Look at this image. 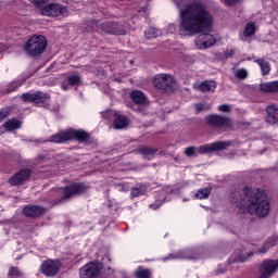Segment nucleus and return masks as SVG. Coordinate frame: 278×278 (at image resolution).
Segmentation results:
<instances>
[{
    "instance_id": "48",
    "label": "nucleus",
    "mask_w": 278,
    "mask_h": 278,
    "mask_svg": "<svg viewBox=\"0 0 278 278\" xmlns=\"http://www.w3.org/2000/svg\"><path fill=\"white\" fill-rule=\"evenodd\" d=\"M45 157H42V156H38V160H43Z\"/></svg>"
},
{
    "instance_id": "8",
    "label": "nucleus",
    "mask_w": 278,
    "mask_h": 278,
    "mask_svg": "<svg viewBox=\"0 0 278 278\" xmlns=\"http://www.w3.org/2000/svg\"><path fill=\"white\" fill-rule=\"evenodd\" d=\"M216 42H218V39L212 34H201L195 37L194 40L197 49H210V47H214Z\"/></svg>"
},
{
    "instance_id": "41",
    "label": "nucleus",
    "mask_w": 278,
    "mask_h": 278,
    "mask_svg": "<svg viewBox=\"0 0 278 278\" xmlns=\"http://www.w3.org/2000/svg\"><path fill=\"white\" fill-rule=\"evenodd\" d=\"M8 114H10V110L8 109L0 110V123L8 116Z\"/></svg>"
},
{
    "instance_id": "25",
    "label": "nucleus",
    "mask_w": 278,
    "mask_h": 278,
    "mask_svg": "<svg viewBox=\"0 0 278 278\" xmlns=\"http://www.w3.org/2000/svg\"><path fill=\"white\" fill-rule=\"evenodd\" d=\"M147 193V186L137 185L131 189V199H136V197H142Z\"/></svg>"
},
{
    "instance_id": "24",
    "label": "nucleus",
    "mask_w": 278,
    "mask_h": 278,
    "mask_svg": "<svg viewBox=\"0 0 278 278\" xmlns=\"http://www.w3.org/2000/svg\"><path fill=\"white\" fill-rule=\"evenodd\" d=\"M275 244H278V239H277V236L274 235L267 239L263 248L258 250V253H266L268 249H270L271 247H275Z\"/></svg>"
},
{
    "instance_id": "36",
    "label": "nucleus",
    "mask_w": 278,
    "mask_h": 278,
    "mask_svg": "<svg viewBox=\"0 0 278 278\" xmlns=\"http://www.w3.org/2000/svg\"><path fill=\"white\" fill-rule=\"evenodd\" d=\"M235 76L237 79H247V77H249V72L247 68H238L235 71Z\"/></svg>"
},
{
    "instance_id": "6",
    "label": "nucleus",
    "mask_w": 278,
    "mask_h": 278,
    "mask_svg": "<svg viewBox=\"0 0 278 278\" xmlns=\"http://www.w3.org/2000/svg\"><path fill=\"white\" fill-rule=\"evenodd\" d=\"M45 49H47V38L40 35L30 37L24 46V50L26 51L27 55H30L31 58L40 55V53L45 52Z\"/></svg>"
},
{
    "instance_id": "42",
    "label": "nucleus",
    "mask_w": 278,
    "mask_h": 278,
    "mask_svg": "<svg viewBox=\"0 0 278 278\" xmlns=\"http://www.w3.org/2000/svg\"><path fill=\"white\" fill-rule=\"evenodd\" d=\"M139 14H147V3L140 4L139 8H136Z\"/></svg>"
},
{
    "instance_id": "27",
    "label": "nucleus",
    "mask_w": 278,
    "mask_h": 278,
    "mask_svg": "<svg viewBox=\"0 0 278 278\" xmlns=\"http://www.w3.org/2000/svg\"><path fill=\"white\" fill-rule=\"evenodd\" d=\"M254 62L258 64L263 75H268V73H270V63L264 61L263 59H256Z\"/></svg>"
},
{
    "instance_id": "35",
    "label": "nucleus",
    "mask_w": 278,
    "mask_h": 278,
    "mask_svg": "<svg viewBox=\"0 0 278 278\" xmlns=\"http://www.w3.org/2000/svg\"><path fill=\"white\" fill-rule=\"evenodd\" d=\"M243 34L247 38H250V36H253V34H255V24L248 23Z\"/></svg>"
},
{
    "instance_id": "26",
    "label": "nucleus",
    "mask_w": 278,
    "mask_h": 278,
    "mask_svg": "<svg viewBox=\"0 0 278 278\" xmlns=\"http://www.w3.org/2000/svg\"><path fill=\"white\" fill-rule=\"evenodd\" d=\"M7 131H14V129L21 128V122L17 119H10L3 124Z\"/></svg>"
},
{
    "instance_id": "37",
    "label": "nucleus",
    "mask_w": 278,
    "mask_h": 278,
    "mask_svg": "<svg viewBox=\"0 0 278 278\" xmlns=\"http://www.w3.org/2000/svg\"><path fill=\"white\" fill-rule=\"evenodd\" d=\"M197 153H199V149L194 147H189L185 150V155H187L188 157H194Z\"/></svg>"
},
{
    "instance_id": "22",
    "label": "nucleus",
    "mask_w": 278,
    "mask_h": 278,
    "mask_svg": "<svg viewBox=\"0 0 278 278\" xmlns=\"http://www.w3.org/2000/svg\"><path fill=\"white\" fill-rule=\"evenodd\" d=\"M130 99L137 105H144V103H147V96L140 90H134L130 93Z\"/></svg>"
},
{
    "instance_id": "15",
    "label": "nucleus",
    "mask_w": 278,
    "mask_h": 278,
    "mask_svg": "<svg viewBox=\"0 0 278 278\" xmlns=\"http://www.w3.org/2000/svg\"><path fill=\"white\" fill-rule=\"evenodd\" d=\"M101 29H103L105 34H115L116 36H123L127 34V29L118 26V24L114 22H108L102 24Z\"/></svg>"
},
{
    "instance_id": "28",
    "label": "nucleus",
    "mask_w": 278,
    "mask_h": 278,
    "mask_svg": "<svg viewBox=\"0 0 278 278\" xmlns=\"http://www.w3.org/2000/svg\"><path fill=\"white\" fill-rule=\"evenodd\" d=\"M144 36L148 40H151L153 38H157V36H162V30H157L155 27H150L144 31Z\"/></svg>"
},
{
    "instance_id": "44",
    "label": "nucleus",
    "mask_w": 278,
    "mask_h": 278,
    "mask_svg": "<svg viewBox=\"0 0 278 278\" xmlns=\"http://www.w3.org/2000/svg\"><path fill=\"white\" fill-rule=\"evenodd\" d=\"M239 0H222V3H225V5H236Z\"/></svg>"
},
{
    "instance_id": "33",
    "label": "nucleus",
    "mask_w": 278,
    "mask_h": 278,
    "mask_svg": "<svg viewBox=\"0 0 278 278\" xmlns=\"http://www.w3.org/2000/svg\"><path fill=\"white\" fill-rule=\"evenodd\" d=\"M139 153H141V155H143L147 160H151V157L155 155V150L144 147L139 149Z\"/></svg>"
},
{
    "instance_id": "39",
    "label": "nucleus",
    "mask_w": 278,
    "mask_h": 278,
    "mask_svg": "<svg viewBox=\"0 0 278 278\" xmlns=\"http://www.w3.org/2000/svg\"><path fill=\"white\" fill-rule=\"evenodd\" d=\"M195 110H197V112H203L204 110H210V106H207L203 103H198V104H195Z\"/></svg>"
},
{
    "instance_id": "40",
    "label": "nucleus",
    "mask_w": 278,
    "mask_h": 278,
    "mask_svg": "<svg viewBox=\"0 0 278 278\" xmlns=\"http://www.w3.org/2000/svg\"><path fill=\"white\" fill-rule=\"evenodd\" d=\"M177 31V26L175 24H169L166 28V34H175Z\"/></svg>"
},
{
    "instance_id": "51",
    "label": "nucleus",
    "mask_w": 278,
    "mask_h": 278,
    "mask_svg": "<svg viewBox=\"0 0 278 278\" xmlns=\"http://www.w3.org/2000/svg\"><path fill=\"white\" fill-rule=\"evenodd\" d=\"M248 257H251V254H248Z\"/></svg>"
},
{
    "instance_id": "7",
    "label": "nucleus",
    "mask_w": 278,
    "mask_h": 278,
    "mask_svg": "<svg viewBox=\"0 0 278 278\" xmlns=\"http://www.w3.org/2000/svg\"><path fill=\"white\" fill-rule=\"evenodd\" d=\"M153 84L159 90H168L175 86V78L168 74H157L154 76Z\"/></svg>"
},
{
    "instance_id": "10",
    "label": "nucleus",
    "mask_w": 278,
    "mask_h": 278,
    "mask_svg": "<svg viewBox=\"0 0 278 278\" xmlns=\"http://www.w3.org/2000/svg\"><path fill=\"white\" fill-rule=\"evenodd\" d=\"M229 144H231L229 141H216L207 143L198 148V153L205 154L212 153V151H223L224 149H227Z\"/></svg>"
},
{
    "instance_id": "11",
    "label": "nucleus",
    "mask_w": 278,
    "mask_h": 278,
    "mask_svg": "<svg viewBox=\"0 0 278 278\" xmlns=\"http://www.w3.org/2000/svg\"><path fill=\"white\" fill-rule=\"evenodd\" d=\"M206 123L208 125H213V127H219L222 129H228V127H231V119L220 115L206 116Z\"/></svg>"
},
{
    "instance_id": "14",
    "label": "nucleus",
    "mask_w": 278,
    "mask_h": 278,
    "mask_svg": "<svg viewBox=\"0 0 278 278\" xmlns=\"http://www.w3.org/2000/svg\"><path fill=\"white\" fill-rule=\"evenodd\" d=\"M23 101L26 103H45V101H48L50 99L49 94L37 91L35 93H24L22 94Z\"/></svg>"
},
{
    "instance_id": "47",
    "label": "nucleus",
    "mask_w": 278,
    "mask_h": 278,
    "mask_svg": "<svg viewBox=\"0 0 278 278\" xmlns=\"http://www.w3.org/2000/svg\"><path fill=\"white\" fill-rule=\"evenodd\" d=\"M0 51H4L2 43H0Z\"/></svg>"
},
{
    "instance_id": "34",
    "label": "nucleus",
    "mask_w": 278,
    "mask_h": 278,
    "mask_svg": "<svg viewBox=\"0 0 278 278\" xmlns=\"http://www.w3.org/2000/svg\"><path fill=\"white\" fill-rule=\"evenodd\" d=\"M23 277V273L18 270L16 267H11L8 273V278H21Z\"/></svg>"
},
{
    "instance_id": "32",
    "label": "nucleus",
    "mask_w": 278,
    "mask_h": 278,
    "mask_svg": "<svg viewBox=\"0 0 278 278\" xmlns=\"http://www.w3.org/2000/svg\"><path fill=\"white\" fill-rule=\"evenodd\" d=\"M188 252L187 251H180L174 254H169L167 258L165 260H188Z\"/></svg>"
},
{
    "instance_id": "18",
    "label": "nucleus",
    "mask_w": 278,
    "mask_h": 278,
    "mask_svg": "<svg viewBox=\"0 0 278 278\" xmlns=\"http://www.w3.org/2000/svg\"><path fill=\"white\" fill-rule=\"evenodd\" d=\"M24 216L35 218L36 216H42L45 214V207L38 205H28L23 208Z\"/></svg>"
},
{
    "instance_id": "17",
    "label": "nucleus",
    "mask_w": 278,
    "mask_h": 278,
    "mask_svg": "<svg viewBox=\"0 0 278 278\" xmlns=\"http://www.w3.org/2000/svg\"><path fill=\"white\" fill-rule=\"evenodd\" d=\"M31 176V170L29 169H22L17 174H15L13 177L9 179V184L11 186H21L24 181H27L29 177Z\"/></svg>"
},
{
    "instance_id": "16",
    "label": "nucleus",
    "mask_w": 278,
    "mask_h": 278,
    "mask_svg": "<svg viewBox=\"0 0 278 278\" xmlns=\"http://www.w3.org/2000/svg\"><path fill=\"white\" fill-rule=\"evenodd\" d=\"M83 192H86V186L81 184H73L63 190V197L64 199H71V197H75V194H81Z\"/></svg>"
},
{
    "instance_id": "3",
    "label": "nucleus",
    "mask_w": 278,
    "mask_h": 278,
    "mask_svg": "<svg viewBox=\"0 0 278 278\" xmlns=\"http://www.w3.org/2000/svg\"><path fill=\"white\" fill-rule=\"evenodd\" d=\"M31 3L40 9V14L42 16H66L68 14V9L62 7L61 4L51 3V0H30ZM48 4V5H47Z\"/></svg>"
},
{
    "instance_id": "9",
    "label": "nucleus",
    "mask_w": 278,
    "mask_h": 278,
    "mask_svg": "<svg viewBox=\"0 0 278 278\" xmlns=\"http://www.w3.org/2000/svg\"><path fill=\"white\" fill-rule=\"evenodd\" d=\"M278 268V260H265L261 264L258 278H270Z\"/></svg>"
},
{
    "instance_id": "30",
    "label": "nucleus",
    "mask_w": 278,
    "mask_h": 278,
    "mask_svg": "<svg viewBox=\"0 0 278 278\" xmlns=\"http://www.w3.org/2000/svg\"><path fill=\"white\" fill-rule=\"evenodd\" d=\"M21 86H23V80H14V81L10 83L7 86V88L4 89V94L14 92V90H16V88H21Z\"/></svg>"
},
{
    "instance_id": "21",
    "label": "nucleus",
    "mask_w": 278,
    "mask_h": 278,
    "mask_svg": "<svg viewBox=\"0 0 278 278\" xmlns=\"http://www.w3.org/2000/svg\"><path fill=\"white\" fill-rule=\"evenodd\" d=\"M79 84H81V77L79 75H71L62 84L61 88L62 90H68V86H79Z\"/></svg>"
},
{
    "instance_id": "20",
    "label": "nucleus",
    "mask_w": 278,
    "mask_h": 278,
    "mask_svg": "<svg viewBox=\"0 0 278 278\" xmlns=\"http://www.w3.org/2000/svg\"><path fill=\"white\" fill-rule=\"evenodd\" d=\"M195 88L200 90V92H214V90H216V83L214 80H205L197 85Z\"/></svg>"
},
{
    "instance_id": "19",
    "label": "nucleus",
    "mask_w": 278,
    "mask_h": 278,
    "mask_svg": "<svg viewBox=\"0 0 278 278\" xmlns=\"http://www.w3.org/2000/svg\"><path fill=\"white\" fill-rule=\"evenodd\" d=\"M267 123H270L271 125H275V123H278V108L277 105L273 104L267 106Z\"/></svg>"
},
{
    "instance_id": "13",
    "label": "nucleus",
    "mask_w": 278,
    "mask_h": 278,
    "mask_svg": "<svg viewBox=\"0 0 278 278\" xmlns=\"http://www.w3.org/2000/svg\"><path fill=\"white\" fill-rule=\"evenodd\" d=\"M41 273L46 275V277H55V275L60 271V261H46L41 265Z\"/></svg>"
},
{
    "instance_id": "49",
    "label": "nucleus",
    "mask_w": 278,
    "mask_h": 278,
    "mask_svg": "<svg viewBox=\"0 0 278 278\" xmlns=\"http://www.w3.org/2000/svg\"><path fill=\"white\" fill-rule=\"evenodd\" d=\"M124 190H129V187H126Z\"/></svg>"
},
{
    "instance_id": "2",
    "label": "nucleus",
    "mask_w": 278,
    "mask_h": 278,
    "mask_svg": "<svg viewBox=\"0 0 278 278\" xmlns=\"http://www.w3.org/2000/svg\"><path fill=\"white\" fill-rule=\"evenodd\" d=\"M233 203L241 214H255L261 218L268 216L270 202L263 190L245 187L241 195L235 194Z\"/></svg>"
},
{
    "instance_id": "50",
    "label": "nucleus",
    "mask_w": 278,
    "mask_h": 278,
    "mask_svg": "<svg viewBox=\"0 0 278 278\" xmlns=\"http://www.w3.org/2000/svg\"><path fill=\"white\" fill-rule=\"evenodd\" d=\"M92 23H93V24H97V21H93Z\"/></svg>"
},
{
    "instance_id": "45",
    "label": "nucleus",
    "mask_w": 278,
    "mask_h": 278,
    "mask_svg": "<svg viewBox=\"0 0 278 278\" xmlns=\"http://www.w3.org/2000/svg\"><path fill=\"white\" fill-rule=\"evenodd\" d=\"M235 51L232 48H228L225 52V58H231L233 55Z\"/></svg>"
},
{
    "instance_id": "1",
    "label": "nucleus",
    "mask_w": 278,
    "mask_h": 278,
    "mask_svg": "<svg viewBox=\"0 0 278 278\" xmlns=\"http://www.w3.org/2000/svg\"><path fill=\"white\" fill-rule=\"evenodd\" d=\"M180 34L194 36L212 27L213 17L210 12L199 2L185 4L179 11Z\"/></svg>"
},
{
    "instance_id": "31",
    "label": "nucleus",
    "mask_w": 278,
    "mask_h": 278,
    "mask_svg": "<svg viewBox=\"0 0 278 278\" xmlns=\"http://www.w3.org/2000/svg\"><path fill=\"white\" fill-rule=\"evenodd\" d=\"M136 278H151V270L139 267L134 273Z\"/></svg>"
},
{
    "instance_id": "38",
    "label": "nucleus",
    "mask_w": 278,
    "mask_h": 278,
    "mask_svg": "<svg viewBox=\"0 0 278 278\" xmlns=\"http://www.w3.org/2000/svg\"><path fill=\"white\" fill-rule=\"evenodd\" d=\"M165 198L164 195L161 197L160 200H156L155 204H150L151 210H160V206L162 205V203H164Z\"/></svg>"
},
{
    "instance_id": "5",
    "label": "nucleus",
    "mask_w": 278,
    "mask_h": 278,
    "mask_svg": "<svg viewBox=\"0 0 278 278\" xmlns=\"http://www.w3.org/2000/svg\"><path fill=\"white\" fill-rule=\"evenodd\" d=\"M108 262H112V256L110 254H105L102 257V262H90L84 265L79 269V277L80 278H94L98 277V275L101 273V269Z\"/></svg>"
},
{
    "instance_id": "46",
    "label": "nucleus",
    "mask_w": 278,
    "mask_h": 278,
    "mask_svg": "<svg viewBox=\"0 0 278 278\" xmlns=\"http://www.w3.org/2000/svg\"><path fill=\"white\" fill-rule=\"evenodd\" d=\"M237 261H238V262H247V257H241V256H239V257H237Z\"/></svg>"
},
{
    "instance_id": "12",
    "label": "nucleus",
    "mask_w": 278,
    "mask_h": 278,
    "mask_svg": "<svg viewBox=\"0 0 278 278\" xmlns=\"http://www.w3.org/2000/svg\"><path fill=\"white\" fill-rule=\"evenodd\" d=\"M112 116H115L114 123H113L115 129H125V127H127V125H129V119L125 115H118L113 110H111L106 113H103L104 118H112Z\"/></svg>"
},
{
    "instance_id": "29",
    "label": "nucleus",
    "mask_w": 278,
    "mask_h": 278,
    "mask_svg": "<svg viewBox=\"0 0 278 278\" xmlns=\"http://www.w3.org/2000/svg\"><path fill=\"white\" fill-rule=\"evenodd\" d=\"M211 193H212V189L211 188H204V189H200V190L195 191L193 193V197L195 199H207Z\"/></svg>"
},
{
    "instance_id": "43",
    "label": "nucleus",
    "mask_w": 278,
    "mask_h": 278,
    "mask_svg": "<svg viewBox=\"0 0 278 278\" xmlns=\"http://www.w3.org/2000/svg\"><path fill=\"white\" fill-rule=\"evenodd\" d=\"M219 112H230L231 111V106L227 105V104H222L218 106Z\"/></svg>"
},
{
    "instance_id": "23",
    "label": "nucleus",
    "mask_w": 278,
    "mask_h": 278,
    "mask_svg": "<svg viewBox=\"0 0 278 278\" xmlns=\"http://www.w3.org/2000/svg\"><path fill=\"white\" fill-rule=\"evenodd\" d=\"M262 92H278V81L263 83L260 85Z\"/></svg>"
},
{
    "instance_id": "4",
    "label": "nucleus",
    "mask_w": 278,
    "mask_h": 278,
    "mask_svg": "<svg viewBox=\"0 0 278 278\" xmlns=\"http://www.w3.org/2000/svg\"><path fill=\"white\" fill-rule=\"evenodd\" d=\"M90 138V135L84 130L70 129L53 135L50 138V142L62 144V142H68V140H77L78 142H86Z\"/></svg>"
}]
</instances>
